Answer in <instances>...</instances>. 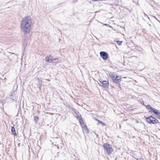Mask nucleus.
Listing matches in <instances>:
<instances>
[{
  "instance_id": "1",
  "label": "nucleus",
  "mask_w": 160,
  "mask_h": 160,
  "mask_svg": "<svg viewBox=\"0 0 160 160\" xmlns=\"http://www.w3.org/2000/svg\"><path fill=\"white\" fill-rule=\"evenodd\" d=\"M31 26V18L29 16H26L23 18L21 20V28L23 33L27 34L30 31Z\"/></svg>"
},
{
  "instance_id": "2",
  "label": "nucleus",
  "mask_w": 160,
  "mask_h": 160,
  "mask_svg": "<svg viewBox=\"0 0 160 160\" xmlns=\"http://www.w3.org/2000/svg\"><path fill=\"white\" fill-rule=\"evenodd\" d=\"M104 149L106 151L108 155L111 154L113 152V149L109 144L107 143L104 144L103 146Z\"/></svg>"
},
{
  "instance_id": "3",
  "label": "nucleus",
  "mask_w": 160,
  "mask_h": 160,
  "mask_svg": "<svg viewBox=\"0 0 160 160\" xmlns=\"http://www.w3.org/2000/svg\"><path fill=\"white\" fill-rule=\"evenodd\" d=\"M99 82L102 84V86L104 88H108L109 86V84L108 81H103L100 79L99 80Z\"/></svg>"
},
{
  "instance_id": "4",
  "label": "nucleus",
  "mask_w": 160,
  "mask_h": 160,
  "mask_svg": "<svg viewBox=\"0 0 160 160\" xmlns=\"http://www.w3.org/2000/svg\"><path fill=\"white\" fill-rule=\"evenodd\" d=\"M100 55L103 59L106 60L108 58V55L107 52H101Z\"/></svg>"
},
{
  "instance_id": "5",
  "label": "nucleus",
  "mask_w": 160,
  "mask_h": 160,
  "mask_svg": "<svg viewBox=\"0 0 160 160\" xmlns=\"http://www.w3.org/2000/svg\"><path fill=\"white\" fill-rule=\"evenodd\" d=\"M151 112H153L155 114L157 115L158 118L160 119V112L158 110L155 108H153L151 107Z\"/></svg>"
},
{
  "instance_id": "6",
  "label": "nucleus",
  "mask_w": 160,
  "mask_h": 160,
  "mask_svg": "<svg viewBox=\"0 0 160 160\" xmlns=\"http://www.w3.org/2000/svg\"><path fill=\"white\" fill-rule=\"evenodd\" d=\"M151 118H152V119L151 118V123L156 124L159 123V122L158 120L156 118L152 116H151Z\"/></svg>"
},
{
  "instance_id": "7",
  "label": "nucleus",
  "mask_w": 160,
  "mask_h": 160,
  "mask_svg": "<svg viewBox=\"0 0 160 160\" xmlns=\"http://www.w3.org/2000/svg\"><path fill=\"white\" fill-rule=\"evenodd\" d=\"M122 81L121 79H117V80H113V82L115 83H117L118 84V86L120 88H121V85L120 83H119Z\"/></svg>"
},
{
  "instance_id": "8",
  "label": "nucleus",
  "mask_w": 160,
  "mask_h": 160,
  "mask_svg": "<svg viewBox=\"0 0 160 160\" xmlns=\"http://www.w3.org/2000/svg\"><path fill=\"white\" fill-rule=\"evenodd\" d=\"M11 131L12 134L14 136H16L17 135L15 128L13 127H11Z\"/></svg>"
},
{
  "instance_id": "9",
  "label": "nucleus",
  "mask_w": 160,
  "mask_h": 160,
  "mask_svg": "<svg viewBox=\"0 0 160 160\" xmlns=\"http://www.w3.org/2000/svg\"><path fill=\"white\" fill-rule=\"evenodd\" d=\"M112 78L113 81L114 80L120 79H121V77L119 76L116 75V76L115 77V76H114V75H112Z\"/></svg>"
},
{
  "instance_id": "10",
  "label": "nucleus",
  "mask_w": 160,
  "mask_h": 160,
  "mask_svg": "<svg viewBox=\"0 0 160 160\" xmlns=\"http://www.w3.org/2000/svg\"><path fill=\"white\" fill-rule=\"evenodd\" d=\"M49 59H51L52 60H50V62H51L53 60H56L57 58H53L52 56L51 55H50L49 56Z\"/></svg>"
},
{
  "instance_id": "11",
  "label": "nucleus",
  "mask_w": 160,
  "mask_h": 160,
  "mask_svg": "<svg viewBox=\"0 0 160 160\" xmlns=\"http://www.w3.org/2000/svg\"><path fill=\"white\" fill-rule=\"evenodd\" d=\"M38 118L37 116H35L34 117V121L36 123H37L38 121Z\"/></svg>"
},
{
  "instance_id": "12",
  "label": "nucleus",
  "mask_w": 160,
  "mask_h": 160,
  "mask_svg": "<svg viewBox=\"0 0 160 160\" xmlns=\"http://www.w3.org/2000/svg\"><path fill=\"white\" fill-rule=\"evenodd\" d=\"M52 60L51 59H49V56L45 58L46 62H50V60Z\"/></svg>"
},
{
  "instance_id": "13",
  "label": "nucleus",
  "mask_w": 160,
  "mask_h": 160,
  "mask_svg": "<svg viewBox=\"0 0 160 160\" xmlns=\"http://www.w3.org/2000/svg\"><path fill=\"white\" fill-rule=\"evenodd\" d=\"M79 123H80V124H81L82 123L84 124L83 120L82 119V118H80V119H79Z\"/></svg>"
},
{
  "instance_id": "14",
  "label": "nucleus",
  "mask_w": 160,
  "mask_h": 160,
  "mask_svg": "<svg viewBox=\"0 0 160 160\" xmlns=\"http://www.w3.org/2000/svg\"><path fill=\"white\" fill-rule=\"evenodd\" d=\"M146 120L148 123H150V117L146 118Z\"/></svg>"
},
{
  "instance_id": "15",
  "label": "nucleus",
  "mask_w": 160,
  "mask_h": 160,
  "mask_svg": "<svg viewBox=\"0 0 160 160\" xmlns=\"http://www.w3.org/2000/svg\"><path fill=\"white\" fill-rule=\"evenodd\" d=\"M134 158L138 160H142V158L141 157L138 158L137 157H134Z\"/></svg>"
},
{
  "instance_id": "16",
  "label": "nucleus",
  "mask_w": 160,
  "mask_h": 160,
  "mask_svg": "<svg viewBox=\"0 0 160 160\" xmlns=\"http://www.w3.org/2000/svg\"><path fill=\"white\" fill-rule=\"evenodd\" d=\"M74 112H75V113H76V114L77 115L79 113V112H78L76 110L74 109V110H73Z\"/></svg>"
},
{
  "instance_id": "17",
  "label": "nucleus",
  "mask_w": 160,
  "mask_h": 160,
  "mask_svg": "<svg viewBox=\"0 0 160 160\" xmlns=\"http://www.w3.org/2000/svg\"><path fill=\"white\" fill-rule=\"evenodd\" d=\"M117 43L119 45H120L122 44V42L120 41H117Z\"/></svg>"
},
{
  "instance_id": "18",
  "label": "nucleus",
  "mask_w": 160,
  "mask_h": 160,
  "mask_svg": "<svg viewBox=\"0 0 160 160\" xmlns=\"http://www.w3.org/2000/svg\"><path fill=\"white\" fill-rule=\"evenodd\" d=\"M96 120L98 121V122L100 124H103V122H102V121H100L98 119H96Z\"/></svg>"
},
{
  "instance_id": "19",
  "label": "nucleus",
  "mask_w": 160,
  "mask_h": 160,
  "mask_svg": "<svg viewBox=\"0 0 160 160\" xmlns=\"http://www.w3.org/2000/svg\"><path fill=\"white\" fill-rule=\"evenodd\" d=\"M11 96L12 97V95H11ZM13 97H13H11V99H12L13 101H14V99H15V98L14 97Z\"/></svg>"
},
{
  "instance_id": "20",
  "label": "nucleus",
  "mask_w": 160,
  "mask_h": 160,
  "mask_svg": "<svg viewBox=\"0 0 160 160\" xmlns=\"http://www.w3.org/2000/svg\"><path fill=\"white\" fill-rule=\"evenodd\" d=\"M77 118V119L78 120L80 119V118H81V116H77L76 117Z\"/></svg>"
},
{
  "instance_id": "21",
  "label": "nucleus",
  "mask_w": 160,
  "mask_h": 160,
  "mask_svg": "<svg viewBox=\"0 0 160 160\" xmlns=\"http://www.w3.org/2000/svg\"><path fill=\"white\" fill-rule=\"evenodd\" d=\"M103 25L106 26L108 27H109V25L108 24H104Z\"/></svg>"
},
{
  "instance_id": "22",
  "label": "nucleus",
  "mask_w": 160,
  "mask_h": 160,
  "mask_svg": "<svg viewBox=\"0 0 160 160\" xmlns=\"http://www.w3.org/2000/svg\"><path fill=\"white\" fill-rule=\"evenodd\" d=\"M147 108H148V109H149V108H150V105H147Z\"/></svg>"
},
{
  "instance_id": "23",
  "label": "nucleus",
  "mask_w": 160,
  "mask_h": 160,
  "mask_svg": "<svg viewBox=\"0 0 160 160\" xmlns=\"http://www.w3.org/2000/svg\"><path fill=\"white\" fill-rule=\"evenodd\" d=\"M49 113V114H50L51 115H53V113Z\"/></svg>"
}]
</instances>
